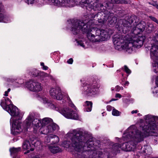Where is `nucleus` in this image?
<instances>
[{
	"label": "nucleus",
	"mask_w": 158,
	"mask_h": 158,
	"mask_svg": "<svg viewBox=\"0 0 158 158\" xmlns=\"http://www.w3.org/2000/svg\"><path fill=\"white\" fill-rule=\"evenodd\" d=\"M50 95L52 97L57 100H61L63 98L61 90L60 88H52L49 91Z\"/></svg>",
	"instance_id": "obj_12"
},
{
	"label": "nucleus",
	"mask_w": 158,
	"mask_h": 158,
	"mask_svg": "<svg viewBox=\"0 0 158 158\" xmlns=\"http://www.w3.org/2000/svg\"><path fill=\"white\" fill-rule=\"evenodd\" d=\"M50 137L51 138V143L52 144H54L57 143L59 141V137L55 135L51 134L50 135Z\"/></svg>",
	"instance_id": "obj_26"
},
{
	"label": "nucleus",
	"mask_w": 158,
	"mask_h": 158,
	"mask_svg": "<svg viewBox=\"0 0 158 158\" xmlns=\"http://www.w3.org/2000/svg\"><path fill=\"white\" fill-rule=\"evenodd\" d=\"M106 108L107 110L108 111H110L113 108H114L110 105L107 106Z\"/></svg>",
	"instance_id": "obj_40"
},
{
	"label": "nucleus",
	"mask_w": 158,
	"mask_h": 158,
	"mask_svg": "<svg viewBox=\"0 0 158 158\" xmlns=\"http://www.w3.org/2000/svg\"><path fill=\"white\" fill-rule=\"evenodd\" d=\"M92 6L94 8H91L90 11L93 12L95 10H96L99 7H102L103 5L102 4L99 3L98 2H93Z\"/></svg>",
	"instance_id": "obj_25"
},
{
	"label": "nucleus",
	"mask_w": 158,
	"mask_h": 158,
	"mask_svg": "<svg viewBox=\"0 0 158 158\" xmlns=\"http://www.w3.org/2000/svg\"><path fill=\"white\" fill-rule=\"evenodd\" d=\"M34 117L31 114H29L25 121L27 128H29L32 125V121L33 120Z\"/></svg>",
	"instance_id": "obj_21"
},
{
	"label": "nucleus",
	"mask_w": 158,
	"mask_h": 158,
	"mask_svg": "<svg viewBox=\"0 0 158 158\" xmlns=\"http://www.w3.org/2000/svg\"><path fill=\"white\" fill-rule=\"evenodd\" d=\"M151 19L153 21H154L156 23L158 22V20L155 17H152Z\"/></svg>",
	"instance_id": "obj_45"
},
{
	"label": "nucleus",
	"mask_w": 158,
	"mask_h": 158,
	"mask_svg": "<svg viewBox=\"0 0 158 158\" xmlns=\"http://www.w3.org/2000/svg\"><path fill=\"white\" fill-rule=\"evenodd\" d=\"M33 144L35 147H38L40 148V147L41 145V142L37 139H35L34 140V142H33Z\"/></svg>",
	"instance_id": "obj_32"
},
{
	"label": "nucleus",
	"mask_w": 158,
	"mask_h": 158,
	"mask_svg": "<svg viewBox=\"0 0 158 158\" xmlns=\"http://www.w3.org/2000/svg\"><path fill=\"white\" fill-rule=\"evenodd\" d=\"M42 102H43L44 103L46 104H48V105L50 107V108H52L53 109H55L56 110H57V108H56L55 105L51 102L50 101L44 98H43L41 99Z\"/></svg>",
	"instance_id": "obj_23"
},
{
	"label": "nucleus",
	"mask_w": 158,
	"mask_h": 158,
	"mask_svg": "<svg viewBox=\"0 0 158 158\" xmlns=\"http://www.w3.org/2000/svg\"><path fill=\"white\" fill-rule=\"evenodd\" d=\"M138 112V110H132L131 113L132 114H134V113H137Z\"/></svg>",
	"instance_id": "obj_49"
},
{
	"label": "nucleus",
	"mask_w": 158,
	"mask_h": 158,
	"mask_svg": "<svg viewBox=\"0 0 158 158\" xmlns=\"http://www.w3.org/2000/svg\"><path fill=\"white\" fill-rule=\"evenodd\" d=\"M120 113L121 112L118 110L115 109L114 108H113L112 111V114L113 115L118 116L120 115Z\"/></svg>",
	"instance_id": "obj_33"
},
{
	"label": "nucleus",
	"mask_w": 158,
	"mask_h": 158,
	"mask_svg": "<svg viewBox=\"0 0 158 158\" xmlns=\"http://www.w3.org/2000/svg\"><path fill=\"white\" fill-rule=\"evenodd\" d=\"M129 84V82L128 81H126L125 83L124 84V85L125 86H128Z\"/></svg>",
	"instance_id": "obj_51"
},
{
	"label": "nucleus",
	"mask_w": 158,
	"mask_h": 158,
	"mask_svg": "<svg viewBox=\"0 0 158 158\" xmlns=\"http://www.w3.org/2000/svg\"><path fill=\"white\" fill-rule=\"evenodd\" d=\"M121 87L118 85H117L115 87L116 91L117 92H118L121 89Z\"/></svg>",
	"instance_id": "obj_44"
},
{
	"label": "nucleus",
	"mask_w": 158,
	"mask_h": 158,
	"mask_svg": "<svg viewBox=\"0 0 158 158\" xmlns=\"http://www.w3.org/2000/svg\"><path fill=\"white\" fill-rule=\"evenodd\" d=\"M153 158H158V157H156Z\"/></svg>",
	"instance_id": "obj_61"
},
{
	"label": "nucleus",
	"mask_w": 158,
	"mask_h": 158,
	"mask_svg": "<svg viewBox=\"0 0 158 158\" xmlns=\"http://www.w3.org/2000/svg\"><path fill=\"white\" fill-rule=\"evenodd\" d=\"M42 102H43L44 103L46 104H48V105L50 107V108H52L53 109H55L56 110H57V108H56L55 105L51 102L50 101L44 98H43L41 99Z\"/></svg>",
	"instance_id": "obj_24"
},
{
	"label": "nucleus",
	"mask_w": 158,
	"mask_h": 158,
	"mask_svg": "<svg viewBox=\"0 0 158 158\" xmlns=\"http://www.w3.org/2000/svg\"><path fill=\"white\" fill-rule=\"evenodd\" d=\"M41 84L35 80H31L25 83V86L30 91L38 92L42 89Z\"/></svg>",
	"instance_id": "obj_8"
},
{
	"label": "nucleus",
	"mask_w": 158,
	"mask_h": 158,
	"mask_svg": "<svg viewBox=\"0 0 158 158\" xmlns=\"http://www.w3.org/2000/svg\"><path fill=\"white\" fill-rule=\"evenodd\" d=\"M48 147L49 150L53 153H56L61 151V149L57 146L49 145Z\"/></svg>",
	"instance_id": "obj_20"
},
{
	"label": "nucleus",
	"mask_w": 158,
	"mask_h": 158,
	"mask_svg": "<svg viewBox=\"0 0 158 158\" xmlns=\"http://www.w3.org/2000/svg\"><path fill=\"white\" fill-rule=\"evenodd\" d=\"M80 45H81V46H82V47H84V45H83V44L81 43V44H80Z\"/></svg>",
	"instance_id": "obj_54"
},
{
	"label": "nucleus",
	"mask_w": 158,
	"mask_h": 158,
	"mask_svg": "<svg viewBox=\"0 0 158 158\" xmlns=\"http://www.w3.org/2000/svg\"><path fill=\"white\" fill-rule=\"evenodd\" d=\"M157 23L158 24V22Z\"/></svg>",
	"instance_id": "obj_62"
},
{
	"label": "nucleus",
	"mask_w": 158,
	"mask_h": 158,
	"mask_svg": "<svg viewBox=\"0 0 158 158\" xmlns=\"http://www.w3.org/2000/svg\"><path fill=\"white\" fill-rule=\"evenodd\" d=\"M19 139H16L15 138H14L13 139V140L14 142H15V141H16L17 140H18Z\"/></svg>",
	"instance_id": "obj_52"
},
{
	"label": "nucleus",
	"mask_w": 158,
	"mask_h": 158,
	"mask_svg": "<svg viewBox=\"0 0 158 158\" xmlns=\"http://www.w3.org/2000/svg\"><path fill=\"white\" fill-rule=\"evenodd\" d=\"M39 76L42 78L48 77L50 79H52V77L51 75H49L47 73L44 72H40Z\"/></svg>",
	"instance_id": "obj_30"
},
{
	"label": "nucleus",
	"mask_w": 158,
	"mask_h": 158,
	"mask_svg": "<svg viewBox=\"0 0 158 158\" xmlns=\"http://www.w3.org/2000/svg\"><path fill=\"white\" fill-rule=\"evenodd\" d=\"M75 0H52V2L54 5L68 7H72L77 3Z\"/></svg>",
	"instance_id": "obj_10"
},
{
	"label": "nucleus",
	"mask_w": 158,
	"mask_h": 158,
	"mask_svg": "<svg viewBox=\"0 0 158 158\" xmlns=\"http://www.w3.org/2000/svg\"><path fill=\"white\" fill-rule=\"evenodd\" d=\"M156 81L157 82H158V76L157 77L156 79Z\"/></svg>",
	"instance_id": "obj_55"
},
{
	"label": "nucleus",
	"mask_w": 158,
	"mask_h": 158,
	"mask_svg": "<svg viewBox=\"0 0 158 158\" xmlns=\"http://www.w3.org/2000/svg\"><path fill=\"white\" fill-rule=\"evenodd\" d=\"M86 19L84 21L77 20L73 24L71 31L74 35L79 34L81 32H87L91 28L92 26L94 24L93 20L98 21L99 23H103L105 22L103 13L99 12L96 13L91 12L86 15Z\"/></svg>",
	"instance_id": "obj_3"
},
{
	"label": "nucleus",
	"mask_w": 158,
	"mask_h": 158,
	"mask_svg": "<svg viewBox=\"0 0 158 158\" xmlns=\"http://www.w3.org/2000/svg\"><path fill=\"white\" fill-rule=\"evenodd\" d=\"M22 147L24 149L27 150V153L29 152L30 151H32L34 150V148L31 147V143L27 140L24 142Z\"/></svg>",
	"instance_id": "obj_19"
},
{
	"label": "nucleus",
	"mask_w": 158,
	"mask_h": 158,
	"mask_svg": "<svg viewBox=\"0 0 158 158\" xmlns=\"http://www.w3.org/2000/svg\"><path fill=\"white\" fill-rule=\"evenodd\" d=\"M73 60L72 58H71L68 60L67 61V63L69 64H71L73 63Z\"/></svg>",
	"instance_id": "obj_42"
},
{
	"label": "nucleus",
	"mask_w": 158,
	"mask_h": 158,
	"mask_svg": "<svg viewBox=\"0 0 158 158\" xmlns=\"http://www.w3.org/2000/svg\"><path fill=\"white\" fill-rule=\"evenodd\" d=\"M132 22V23H135L137 20V17L136 16H133L131 17Z\"/></svg>",
	"instance_id": "obj_38"
},
{
	"label": "nucleus",
	"mask_w": 158,
	"mask_h": 158,
	"mask_svg": "<svg viewBox=\"0 0 158 158\" xmlns=\"http://www.w3.org/2000/svg\"><path fill=\"white\" fill-rule=\"evenodd\" d=\"M0 105L3 109L7 111L11 116L10 119L11 133L16 135L19 134L20 130V112L19 109L12 104L11 101L7 97H3Z\"/></svg>",
	"instance_id": "obj_4"
},
{
	"label": "nucleus",
	"mask_w": 158,
	"mask_h": 158,
	"mask_svg": "<svg viewBox=\"0 0 158 158\" xmlns=\"http://www.w3.org/2000/svg\"><path fill=\"white\" fill-rule=\"evenodd\" d=\"M117 22V19L115 17H113L110 21V23L111 25H113L115 24Z\"/></svg>",
	"instance_id": "obj_34"
},
{
	"label": "nucleus",
	"mask_w": 158,
	"mask_h": 158,
	"mask_svg": "<svg viewBox=\"0 0 158 158\" xmlns=\"http://www.w3.org/2000/svg\"><path fill=\"white\" fill-rule=\"evenodd\" d=\"M93 103L91 102L86 101L84 106L85 107V110L89 112L91 110Z\"/></svg>",
	"instance_id": "obj_22"
},
{
	"label": "nucleus",
	"mask_w": 158,
	"mask_h": 158,
	"mask_svg": "<svg viewBox=\"0 0 158 158\" xmlns=\"http://www.w3.org/2000/svg\"><path fill=\"white\" fill-rule=\"evenodd\" d=\"M91 152L94 154L95 153V155H94V156H95L94 158H102V153L101 151L98 150L97 151H91Z\"/></svg>",
	"instance_id": "obj_28"
},
{
	"label": "nucleus",
	"mask_w": 158,
	"mask_h": 158,
	"mask_svg": "<svg viewBox=\"0 0 158 158\" xmlns=\"http://www.w3.org/2000/svg\"><path fill=\"white\" fill-rule=\"evenodd\" d=\"M40 72L38 70L35 69L32 73L33 76L34 77H36L39 76Z\"/></svg>",
	"instance_id": "obj_35"
},
{
	"label": "nucleus",
	"mask_w": 158,
	"mask_h": 158,
	"mask_svg": "<svg viewBox=\"0 0 158 158\" xmlns=\"http://www.w3.org/2000/svg\"><path fill=\"white\" fill-rule=\"evenodd\" d=\"M75 2L76 3V5L79 4L82 7H85V8L89 10H91V8H94L92 6L93 2L92 1H89V0H81L78 1L77 0H75Z\"/></svg>",
	"instance_id": "obj_13"
},
{
	"label": "nucleus",
	"mask_w": 158,
	"mask_h": 158,
	"mask_svg": "<svg viewBox=\"0 0 158 158\" xmlns=\"http://www.w3.org/2000/svg\"><path fill=\"white\" fill-rule=\"evenodd\" d=\"M138 114V115H139H139L140 114L139 113V114Z\"/></svg>",
	"instance_id": "obj_60"
},
{
	"label": "nucleus",
	"mask_w": 158,
	"mask_h": 158,
	"mask_svg": "<svg viewBox=\"0 0 158 158\" xmlns=\"http://www.w3.org/2000/svg\"><path fill=\"white\" fill-rule=\"evenodd\" d=\"M158 48L157 46L153 45L151 49L150 55L153 59L156 60L158 65Z\"/></svg>",
	"instance_id": "obj_14"
},
{
	"label": "nucleus",
	"mask_w": 158,
	"mask_h": 158,
	"mask_svg": "<svg viewBox=\"0 0 158 158\" xmlns=\"http://www.w3.org/2000/svg\"><path fill=\"white\" fill-rule=\"evenodd\" d=\"M24 114V113H22V112L21 113H20V115H23Z\"/></svg>",
	"instance_id": "obj_56"
},
{
	"label": "nucleus",
	"mask_w": 158,
	"mask_h": 158,
	"mask_svg": "<svg viewBox=\"0 0 158 158\" xmlns=\"http://www.w3.org/2000/svg\"><path fill=\"white\" fill-rule=\"evenodd\" d=\"M39 132L41 134H48L46 126H42L39 130Z\"/></svg>",
	"instance_id": "obj_29"
},
{
	"label": "nucleus",
	"mask_w": 158,
	"mask_h": 158,
	"mask_svg": "<svg viewBox=\"0 0 158 158\" xmlns=\"http://www.w3.org/2000/svg\"><path fill=\"white\" fill-rule=\"evenodd\" d=\"M23 85H24V84H21V85H22V86H23Z\"/></svg>",
	"instance_id": "obj_58"
},
{
	"label": "nucleus",
	"mask_w": 158,
	"mask_h": 158,
	"mask_svg": "<svg viewBox=\"0 0 158 158\" xmlns=\"http://www.w3.org/2000/svg\"><path fill=\"white\" fill-rule=\"evenodd\" d=\"M52 122V119L48 118H43L41 121L42 126L45 125L49 124Z\"/></svg>",
	"instance_id": "obj_27"
},
{
	"label": "nucleus",
	"mask_w": 158,
	"mask_h": 158,
	"mask_svg": "<svg viewBox=\"0 0 158 158\" xmlns=\"http://www.w3.org/2000/svg\"><path fill=\"white\" fill-rule=\"evenodd\" d=\"M144 118L146 122L148 123L147 125H145L142 127L144 132L141 133L134 126L128 128V133L127 135V138L133 139L135 142L132 144V142L129 141L123 143L122 146L118 143H116L113 147L114 150L115 152H118L120 150V148L127 151H134L136 147V143L143 140L146 133H158V123L155 122L154 117L151 115L148 114L145 116Z\"/></svg>",
	"instance_id": "obj_1"
},
{
	"label": "nucleus",
	"mask_w": 158,
	"mask_h": 158,
	"mask_svg": "<svg viewBox=\"0 0 158 158\" xmlns=\"http://www.w3.org/2000/svg\"><path fill=\"white\" fill-rule=\"evenodd\" d=\"M121 95L120 94H117L115 95V97L116 98H121Z\"/></svg>",
	"instance_id": "obj_47"
},
{
	"label": "nucleus",
	"mask_w": 158,
	"mask_h": 158,
	"mask_svg": "<svg viewBox=\"0 0 158 158\" xmlns=\"http://www.w3.org/2000/svg\"><path fill=\"white\" fill-rule=\"evenodd\" d=\"M51 142V138L50 137V135H49L45 138L44 143H48Z\"/></svg>",
	"instance_id": "obj_36"
},
{
	"label": "nucleus",
	"mask_w": 158,
	"mask_h": 158,
	"mask_svg": "<svg viewBox=\"0 0 158 158\" xmlns=\"http://www.w3.org/2000/svg\"><path fill=\"white\" fill-rule=\"evenodd\" d=\"M85 85L84 88L85 94L88 96H93L97 94L98 89L95 85L86 84Z\"/></svg>",
	"instance_id": "obj_11"
},
{
	"label": "nucleus",
	"mask_w": 158,
	"mask_h": 158,
	"mask_svg": "<svg viewBox=\"0 0 158 158\" xmlns=\"http://www.w3.org/2000/svg\"><path fill=\"white\" fill-rule=\"evenodd\" d=\"M151 4L158 9V4H156V3H152Z\"/></svg>",
	"instance_id": "obj_48"
},
{
	"label": "nucleus",
	"mask_w": 158,
	"mask_h": 158,
	"mask_svg": "<svg viewBox=\"0 0 158 158\" xmlns=\"http://www.w3.org/2000/svg\"><path fill=\"white\" fill-rule=\"evenodd\" d=\"M12 18L9 15H4L0 10V22L8 23L10 22Z\"/></svg>",
	"instance_id": "obj_15"
},
{
	"label": "nucleus",
	"mask_w": 158,
	"mask_h": 158,
	"mask_svg": "<svg viewBox=\"0 0 158 158\" xmlns=\"http://www.w3.org/2000/svg\"><path fill=\"white\" fill-rule=\"evenodd\" d=\"M40 64L43 67L44 65V64L43 62L41 63V64Z\"/></svg>",
	"instance_id": "obj_53"
},
{
	"label": "nucleus",
	"mask_w": 158,
	"mask_h": 158,
	"mask_svg": "<svg viewBox=\"0 0 158 158\" xmlns=\"http://www.w3.org/2000/svg\"><path fill=\"white\" fill-rule=\"evenodd\" d=\"M10 89L9 88L8 89L7 91H6L5 92V94H4V95L6 96H8V93L10 92Z\"/></svg>",
	"instance_id": "obj_43"
},
{
	"label": "nucleus",
	"mask_w": 158,
	"mask_h": 158,
	"mask_svg": "<svg viewBox=\"0 0 158 158\" xmlns=\"http://www.w3.org/2000/svg\"><path fill=\"white\" fill-rule=\"evenodd\" d=\"M144 37L143 36H126L125 40L123 36L115 37L113 41L115 46H120L129 53H131L134 48H139L143 44Z\"/></svg>",
	"instance_id": "obj_5"
},
{
	"label": "nucleus",
	"mask_w": 158,
	"mask_h": 158,
	"mask_svg": "<svg viewBox=\"0 0 158 158\" xmlns=\"http://www.w3.org/2000/svg\"><path fill=\"white\" fill-rule=\"evenodd\" d=\"M121 89H123V87H121Z\"/></svg>",
	"instance_id": "obj_59"
},
{
	"label": "nucleus",
	"mask_w": 158,
	"mask_h": 158,
	"mask_svg": "<svg viewBox=\"0 0 158 158\" xmlns=\"http://www.w3.org/2000/svg\"><path fill=\"white\" fill-rule=\"evenodd\" d=\"M34 0H25V1L28 4L30 3L31 4L33 3V2Z\"/></svg>",
	"instance_id": "obj_41"
},
{
	"label": "nucleus",
	"mask_w": 158,
	"mask_h": 158,
	"mask_svg": "<svg viewBox=\"0 0 158 158\" xmlns=\"http://www.w3.org/2000/svg\"><path fill=\"white\" fill-rule=\"evenodd\" d=\"M9 151L10 155L13 157V158H19V156H17L18 153L20 151L19 148H10Z\"/></svg>",
	"instance_id": "obj_17"
},
{
	"label": "nucleus",
	"mask_w": 158,
	"mask_h": 158,
	"mask_svg": "<svg viewBox=\"0 0 158 158\" xmlns=\"http://www.w3.org/2000/svg\"><path fill=\"white\" fill-rule=\"evenodd\" d=\"M46 127L48 131V134L53 132L54 131L58 129L59 128V127L57 125L52 122Z\"/></svg>",
	"instance_id": "obj_18"
},
{
	"label": "nucleus",
	"mask_w": 158,
	"mask_h": 158,
	"mask_svg": "<svg viewBox=\"0 0 158 158\" xmlns=\"http://www.w3.org/2000/svg\"><path fill=\"white\" fill-rule=\"evenodd\" d=\"M32 125L34 126V132L36 133L37 132V129L42 125L41 121L37 118L35 119L32 121Z\"/></svg>",
	"instance_id": "obj_16"
},
{
	"label": "nucleus",
	"mask_w": 158,
	"mask_h": 158,
	"mask_svg": "<svg viewBox=\"0 0 158 158\" xmlns=\"http://www.w3.org/2000/svg\"><path fill=\"white\" fill-rule=\"evenodd\" d=\"M70 135L71 138V145L74 148L75 150L77 151L79 157L82 156L85 157L82 154L83 152H86L87 151H90L88 148H93L94 142V138L89 137V135L80 130H73L71 133Z\"/></svg>",
	"instance_id": "obj_2"
},
{
	"label": "nucleus",
	"mask_w": 158,
	"mask_h": 158,
	"mask_svg": "<svg viewBox=\"0 0 158 158\" xmlns=\"http://www.w3.org/2000/svg\"><path fill=\"white\" fill-rule=\"evenodd\" d=\"M151 151V148L148 146L146 147L145 150L144 151V152L147 153H150L149 151Z\"/></svg>",
	"instance_id": "obj_37"
},
{
	"label": "nucleus",
	"mask_w": 158,
	"mask_h": 158,
	"mask_svg": "<svg viewBox=\"0 0 158 158\" xmlns=\"http://www.w3.org/2000/svg\"><path fill=\"white\" fill-rule=\"evenodd\" d=\"M135 27H132L131 26V24L128 22H126V23L123 25V27L122 28L123 31L124 32L127 33V32L131 30L132 34L131 36H135L137 35L138 36H143L145 39V37L143 36H139L137 34L140 32L143 31L145 28L146 26L145 23L142 21L137 25H136ZM145 39H144V40Z\"/></svg>",
	"instance_id": "obj_7"
},
{
	"label": "nucleus",
	"mask_w": 158,
	"mask_h": 158,
	"mask_svg": "<svg viewBox=\"0 0 158 158\" xmlns=\"http://www.w3.org/2000/svg\"><path fill=\"white\" fill-rule=\"evenodd\" d=\"M112 31L108 29H100L97 28H91L87 33L88 39L94 42L104 41L108 39L112 33Z\"/></svg>",
	"instance_id": "obj_6"
},
{
	"label": "nucleus",
	"mask_w": 158,
	"mask_h": 158,
	"mask_svg": "<svg viewBox=\"0 0 158 158\" xmlns=\"http://www.w3.org/2000/svg\"><path fill=\"white\" fill-rule=\"evenodd\" d=\"M124 69L126 72L128 73H130L131 72L130 70L128 68L126 65L124 66Z\"/></svg>",
	"instance_id": "obj_39"
},
{
	"label": "nucleus",
	"mask_w": 158,
	"mask_h": 158,
	"mask_svg": "<svg viewBox=\"0 0 158 158\" xmlns=\"http://www.w3.org/2000/svg\"><path fill=\"white\" fill-rule=\"evenodd\" d=\"M59 112L68 118L78 119V115L76 113H73V111L68 107H66L59 110Z\"/></svg>",
	"instance_id": "obj_9"
},
{
	"label": "nucleus",
	"mask_w": 158,
	"mask_h": 158,
	"mask_svg": "<svg viewBox=\"0 0 158 158\" xmlns=\"http://www.w3.org/2000/svg\"><path fill=\"white\" fill-rule=\"evenodd\" d=\"M67 100L68 101L69 105L72 108H73L74 109H76V107L74 104L72 102L70 98H69V95L67 96Z\"/></svg>",
	"instance_id": "obj_31"
},
{
	"label": "nucleus",
	"mask_w": 158,
	"mask_h": 158,
	"mask_svg": "<svg viewBox=\"0 0 158 158\" xmlns=\"http://www.w3.org/2000/svg\"><path fill=\"white\" fill-rule=\"evenodd\" d=\"M43 68L44 70H47L48 69V67L44 65L43 67Z\"/></svg>",
	"instance_id": "obj_50"
},
{
	"label": "nucleus",
	"mask_w": 158,
	"mask_h": 158,
	"mask_svg": "<svg viewBox=\"0 0 158 158\" xmlns=\"http://www.w3.org/2000/svg\"><path fill=\"white\" fill-rule=\"evenodd\" d=\"M113 3L117 4H119L121 3V1L120 0H114L113 1Z\"/></svg>",
	"instance_id": "obj_46"
},
{
	"label": "nucleus",
	"mask_w": 158,
	"mask_h": 158,
	"mask_svg": "<svg viewBox=\"0 0 158 158\" xmlns=\"http://www.w3.org/2000/svg\"><path fill=\"white\" fill-rule=\"evenodd\" d=\"M117 99H112V101H114V100H116Z\"/></svg>",
	"instance_id": "obj_57"
}]
</instances>
